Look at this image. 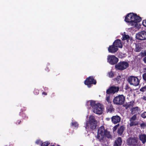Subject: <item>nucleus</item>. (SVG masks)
Wrapping results in <instances>:
<instances>
[{
	"label": "nucleus",
	"mask_w": 146,
	"mask_h": 146,
	"mask_svg": "<svg viewBox=\"0 0 146 146\" xmlns=\"http://www.w3.org/2000/svg\"><path fill=\"white\" fill-rule=\"evenodd\" d=\"M84 84L87 85L88 87L90 88L91 84H96V81L92 77L90 76L86 78L84 82Z\"/></svg>",
	"instance_id": "nucleus-9"
},
{
	"label": "nucleus",
	"mask_w": 146,
	"mask_h": 146,
	"mask_svg": "<svg viewBox=\"0 0 146 146\" xmlns=\"http://www.w3.org/2000/svg\"><path fill=\"white\" fill-rule=\"evenodd\" d=\"M35 143L37 144H40L42 143V142L40 140H37Z\"/></svg>",
	"instance_id": "nucleus-31"
},
{
	"label": "nucleus",
	"mask_w": 146,
	"mask_h": 146,
	"mask_svg": "<svg viewBox=\"0 0 146 146\" xmlns=\"http://www.w3.org/2000/svg\"><path fill=\"white\" fill-rule=\"evenodd\" d=\"M106 109L108 112L110 113H111L113 111V107L111 105L108 106L107 107Z\"/></svg>",
	"instance_id": "nucleus-21"
},
{
	"label": "nucleus",
	"mask_w": 146,
	"mask_h": 146,
	"mask_svg": "<svg viewBox=\"0 0 146 146\" xmlns=\"http://www.w3.org/2000/svg\"><path fill=\"white\" fill-rule=\"evenodd\" d=\"M117 47L113 45H113L110 46L108 48V50L109 52L113 53L116 52L118 50Z\"/></svg>",
	"instance_id": "nucleus-14"
},
{
	"label": "nucleus",
	"mask_w": 146,
	"mask_h": 146,
	"mask_svg": "<svg viewBox=\"0 0 146 146\" xmlns=\"http://www.w3.org/2000/svg\"><path fill=\"white\" fill-rule=\"evenodd\" d=\"M139 110V108L138 107H136L133 108L131 109V112L132 113L134 114L135 113H137Z\"/></svg>",
	"instance_id": "nucleus-20"
},
{
	"label": "nucleus",
	"mask_w": 146,
	"mask_h": 146,
	"mask_svg": "<svg viewBox=\"0 0 146 146\" xmlns=\"http://www.w3.org/2000/svg\"><path fill=\"white\" fill-rule=\"evenodd\" d=\"M140 140L143 143H145L146 142V135L142 134L139 135Z\"/></svg>",
	"instance_id": "nucleus-16"
},
{
	"label": "nucleus",
	"mask_w": 146,
	"mask_h": 146,
	"mask_svg": "<svg viewBox=\"0 0 146 146\" xmlns=\"http://www.w3.org/2000/svg\"><path fill=\"white\" fill-rule=\"evenodd\" d=\"M71 125L73 126V127L75 128H77L78 126V124L77 122L75 121H72L71 123Z\"/></svg>",
	"instance_id": "nucleus-22"
},
{
	"label": "nucleus",
	"mask_w": 146,
	"mask_h": 146,
	"mask_svg": "<svg viewBox=\"0 0 146 146\" xmlns=\"http://www.w3.org/2000/svg\"><path fill=\"white\" fill-rule=\"evenodd\" d=\"M119 90V88L118 87L112 86L107 90L106 93L108 94H114L117 92Z\"/></svg>",
	"instance_id": "nucleus-11"
},
{
	"label": "nucleus",
	"mask_w": 146,
	"mask_h": 146,
	"mask_svg": "<svg viewBox=\"0 0 146 146\" xmlns=\"http://www.w3.org/2000/svg\"><path fill=\"white\" fill-rule=\"evenodd\" d=\"M86 105L91 106L94 113L99 115L102 113L104 108L103 106L100 103H96L95 101L90 100L87 102Z\"/></svg>",
	"instance_id": "nucleus-2"
},
{
	"label": "nucleus",
	"mask_w": 146,
	"mask_h": 146,
	"mask_svg": "<svg viewBox=\"0 0 146 146\" xmlns=\"http://www.w3.org/2000/svg\"><path fill=\"white\" fill-rule=\"evenodd\" d=\"M128 81L131 85L137 86L139 84V81L137 77L131 76L128 78Z\"/></svg>",
	"instance_id": "nucleus-5"
},
{
	"label": "nucleus",
	"mask_w": 146,
	"mask_h": 146,
	"mask_svg": "<svg viewBox=\"0 0 146 146\" xmlns=\"http://www.w3.org/2000/svg\"><path fill=\"white\" fill-rule=\"evenodd\" d=\"M124 129V127L123 126H121L118 129V133L121 135L122 134Z\"/></svg>",
	"instance_id": "nucleus-18"
},
{
	"label": "nucleus",
	"mask_w": 146,
	"mask_h": 146,
	"mask_svg": "<svg viewBox=\"0 0 146 146\" xmlns=\"http://www.w3.org/2000/svg\"><path fill=\"white\" fill-rule=\"evenodd\" d=\"M88 121L86 123L85 127L86 129L90 128L94 129L96 127L97 121L94 116L92 115L90 116Z\"/></svg>",
	"instance_id": "nucleus-4"
},
{
	"label": "nucleus",
	"mask_w": 146,
	"mask_h": 146,
	"mask_svg": "<svg viewBox=\"0 0 146 146\" xmlns=\"http://www.w3.org/2000/svg\"><path fill=\"white\" fill-rule=\"evenodd\" d=\"M118 125H116V126H115L113 127V131H115V130H116V129H117V127H118Z\"/></svg>",
	"instance_id": "nucleus-33"
},
{
	"label": "nucleus",
	"mask_w": 146,
	"mask_h": 146,
	"mask_svg": "<svg viewBox=\"0 0 146 146\" xmlns=\"http://www.w3.org/2000/svg\"><path fill=\"white\" fill-rule=\"evenodd\" d=\"M125 100V98L123 95H119L114 98L113 102L115 104L121 105L124 103Z\"/></svg>",
	"instance_id": "nucleus-6"
},
{
	"label": "nucleus",
	"mask_w": 146,
	"mask_h": 146,
	"mask_svg": "<svg viewBox=\"0 0 146 146\" xmlns=\"http://www.w3.org/2000/svg\"><path fill=\"white\" fill-rule=\"evenodd\" d=\"M108 75L110 77H112L114 76V74L111 71L108 73Z\"/></svg>",
	"instance_id": "nucleus-25"
},
{
	"label": "nucleus",
	"mask_w": 146,
	"mask_h": 146,
	"mask_svg": "<svg viewBox=\"0 0 146 146\" xmlns=\"http://www.w3.org/2000/svg\"><path fill=\"white\" fill-rule=\"evenodd\" d=\"M142 24L144 26L146 27V20H143V21Z\"/></svg>",
	"instance_id": "nucleus-35"
},
{
	"label": "nucleus",
	"mask_w": 146,
	"mask_h": 146,
	"mask_svg": "<svg viewBox=\"0 0 146 146\" xmlns=\"http://www.w3.org/2000/svg\"><path fill=\"white\" fill-rule=\"evenodd\" d=\"M143 78L146 81V73H145L143 75Z\"/></svg>",
	"instance_id": "nucleus-34"
},
{
	"label": "nucleus",
	"mask_w": 146,
	"mask_h": 146,
	"mask_svg": "<svg viewBox=\"0 0 146 146\" xmlns=\"http://www.w3.org/2000/svg\"><path fill=\"white\" fill-rule=\"evenodd\" d=\"M146 90V86H144L140 89V91L141 92H144Z\"/></svg>",
	"instance_id": "nucleus-29"
},
{
	"label": "nucleus",
	"mask_w": 146,
	"mask_h": 146,
	"mask_svg": "<svg viewBox=\"0 0 146 146\" xmlns=\"http://www.w3.org/2000/svg\"><path fill=\"white\" fill-rule=\"evenodd\" d=\"M42 94H44L45 95H46L47 94L46 93H45V92H43L42 93Z\"/></svg>",
	"instance_id": "nucleus-40"
},
{
	"label": "nucleus",
	"mask_w": 146,
	"mask_h": 146,
	"mask_svg": "<svg viewBox=\"0 0 146 146\" xmlns=\"http://www.w3.org/2000/svg\"><path fill=\"white\" fill-rule=\"evenodd\" d=\"M141 116L144 118L146 117V112H144L141 114Z\"/></svg>",
	"instance_id": "nucleus-27"
},
{
	"label": "nucleus",
	"mask_w": 146,
	"mask_h": 146,
	"mask_svg": "<svg viewBox=\"0 0 146 146\" xmlns=\"http://www.w3.org/2000/svg\"><path fill=\"white\" fill-rule=\"evenodd\" d=\"M88 116H86V117H87H87H88Z\"/></svg>",
	"instance_id": "nucleus-41"
},
{
	"label": "nucleus",
	"mask_w": 146,
	"mask_h": 146,
	"mask_svg": "<svg viewBox=\"0 0 146 146\" xmlns=\"http://www.w3.org/2000/svg\"><path fill=\"white\" fill-rule=\"evenodd\" d=\"M106 120L107 121H109L110 120V118L109 117H107L106 118Z\"/></svg>",
	"instance_id": "nucleus-37"
},
{
	"label": "nucleus",
	"mask_w": 146,
	"mask_h": 146,
	"mask_svg": "<svg viewBox=\"0 0 146 146\" xmlns=\"http://www.w3.org/2000/svg\"><path fill=\"white\" fill-rule=\"evenodd\" d=\"M143 61L144 62L146 63V57L144 58Z\"/></svg>",
	"instance_id": "nucleus-38"
},
{
	"label": "nucleus",
	"mask_w": 146,
	"mask_h": 146,
	"mask_svg": "<svg viewBox=\"0 0 146 146\" xmlns=\"http://www.w3.org/2000/svg\"><path fill=\"white\" fill-rule=\"evenodd\" d=\"M137 142V138H129L127 139V143L129 145H135Z\"/></svg>",
	"instance_id": "nucleus-12"
},
{
	"label": "nucleus",
	"mask_w": 146,
	"mask_h": 146,
	"mask_svg": "<svg viewBox=\"0 0 146 146\" xmlns=\"http://www.w3.org/2000/svg\"><path fill=\"white\" fill-rule=\"evenodd\" d=\"M142 99L143 100L146 101V97L145 96H143V97Z\"/></svg>",
	"instance_id": "nucleus-39"
},
{
	"label": "nucleus",
	"mask_w": 146,
	"mask_h": 146,
	"mask_svg": "<svg viewBox=\"0 0 146 146\" xmlns=\"http://www.w3.org/2000/svg\"><path fill=\"white\" fill-rule=\"evenodd\" d=\"M121 137H118L115 141L113 146H120L121 144Z\"/></svg>",
	"instance_id": "nucleus-17"
},
{
	"label": "nucleus",
	"mask_w": 146,
	"mask_h": 146,
	"mask_svg": "<svg viewBox=\"0 0 146 146\" xmlns=\"http://www.w3.org/2000/svg\"><path fill=\"white\" fill-rule=\"evenodd\" d=\"M129 66L128 64L124 62L119 63L115 65L116 68L119 70H123L126 69Z\"/></svg>",
	"instance_id": "nucleus-10"
},
{
	"label": "nucleus",
	"mask_w": 146,
	"mask_h": 146,
	"mask_svg": "<svg viewBox=\"0 0 146 146\" xmlns=\"http://www.w3.org/2000/svg\"><path fill=\"white\" fill-rule=\"evenodd\" d=\"M137 39L143 40L146 39V31H142L138 32L136 35Z\"/></svg>",
	"instance_id": "nucleus-8"
},
{
	"label": "nucleus",
	"mask_w": 146,
	"mask_h": 146,
	"mask_svg": "<svg viewBox=\"0 0 146 146\" xmlns=\"http://www.w3.org/2000/svg\"><path fill=\"white\" fill-rule=\"evenodd\" d=\"M110 96L109 95H107L106 96V100L108 102H110Z\"/></svg>",
	"instance_id": "nucleus-28"
},
{
	"label": "nucleus",
	"mask_w": 146,
	"mask_h": 146,
	"mask_svg": "<svg viewBox=\"0 0 146 146\" xmlns=\"http://www.w3.org/2000/svg\"><path fill=\"white\" fill-rule=\"evenodd\" d=\"M122 38L123 40H126L127 41H128V40L129 39L130 37L128 35H123Z\"/></svg>",
	"instance_id": "nucleus-23"
},
{
	"label": "nucleus",
	"mask_w": 146,
	"mask_h": 146,
	"mask_svg": "<svg viewBox=\"0 0 146 146\" xmlns=\"http://www.w3.org/2000/svg\"><path fill=\"white\" fill-rule=\"evenodd\" d=\"M130 121V126L136 125L138 124V122L136 120Z\"/></svg>",
	"instance_id": "nucleus-19"
},
{
	"label": "nucleus",
	"mask_w": 146,
	"mask_h": 146,
	"mask_svg": "<svg viewBox=\"0 0 146 146\" xmlns=\"http://www.w3.org/2000/svg\"><path fill=\"white\" fill-rule=\"evenodd\" d=\"M111 120L113 123L117 124L120 121L121 118L118 115L113 116L111 118Z\"/></svg>",
	"instance_id": "nucleus-13"
},
{
	"label": "nucleus",
	"mask_w": 146,
	"mask_h": 146,
	"mask_svg": "<svg viewBox=\"0 0 146 146\" xmlns=\"http://www.w3.org/2000/svg\"><path fill=\"white\" fill-rule=\"evenodd\" d=\"M136 118V116L135 115H134L130 118V121L135 120Z\"/></svg>",
	"instance_id": "nucleus-26"
},
{
	"label": "nucleus",
	"mask_w": 146,
	"mask_h": 146,
	"mask_svg": "<svg viewBox=\"0 0 146 146\" xmlns=\"http://www.w3.org/2000/svg\"><path fill=\"white\" fill-rule=\"evenodd\" d=\"M141 50L140 47L138 45H136L135 46V51L136 52H139Z\"/></svg>",
	"instance_id": "nucleus-24"
},
{
	"label": "nucleus",
	"mask_w": 146,
	"mask_h": 146,
	"mask_svg": "<svg viewBox=\"0 0 146 146\" xmlns=\"http://www.w3.org/2000/svg\"><path fill=\"white\" fill-rule=\"evenodd\" d=\"M107 60L108 62L112 65L116 64L118 61V58L113 55H108Z\"/></svg>",
	"instance_id": "nucleus-7"
},
{
	"label": "nucleus",
	"mask_w": 146,
	"mask_h": 146,
	"mask_svg": "<svg viewBox=\"0 0 146 146\" xmlns=\"http://www.w3.org/2000/svg\"><path fill=\"white\" fill-rule=\"evenodd\" d=\"M48 144V142H44L42 143L41 146H47Z\"/></svg>",
	"instance_id": "nucleus-30"
},
{
	"label": "nucleus",
	"mask_w": 146,
	"mask_h": 146,
	"mask_svg": "<svg viewBox=\"0 0 146 146\" xmlns=\"http://www.w3.org/2000/svg\"><path fill=\"white\" fill-rule=\"evenodd\" d=\"M141 18L136 14L130 13L128 14L125 17V21L129 23V25L133 28H135L134 30H137L140 28L141 26L139 23L141 21Z\"/></svg>",
	"instance_id": "nucleus-1"
},
{
	"label": "nucleus",
	"mask_w": 146,
	"mask_h": 146,
	"mask_svg": "<svg viewBox=\"0 0 146 146\" xmlns=\"http://www.w3.org/2000/svg\"><path fill=\"white\" fill-rule=\"evenodd\" d=\"M113 45L117 47H119L121 48L122 47L121 43V42L120 40L117 39L115 40L113 42Z\"/></svg>",
	"instance_id": "nucleus-15"
},
{
	"label": "nucleus",
	"mask_w": 146,
	"mask_h": 146,
	"mask_svg": "<svg viewBox=\"0 0 146 146\" xmlns=\"http://www.w3.org/2000/svg\"><path fill=\"white\" fill-rule=\"evenodd\" d=\"M140 126L141 127L144 128L146 126V125L145 123H143L141 124Z\"/></svg>",
	"instance_id": "nucleus-32"
},
{
	"label": "nucleus",
	"mask_w": 146,
	"mask_h": 146,
	"mask_svg": "<svg viewBox=\"0 0 146 146\" xmlns=\"http://www.w3.org/2000/svg\"><path fill=\"white\" fill-rule=\"evenodd\" d=\"M121 77L120 76H117V78H116V80L119 81L121 80Z\"/></svg>",
	"instance_id": "nucleus-36"
},
{
	"label": "nucleus",
	"mask_w": 146,
	"mask_h": 146,
	"mask_svg": "<svg viewBox=\"0 0 146 146\" xmlns=\"http://www.w3.org/2000/svg\"><path fill=\"white\" fill-rule=\"evenodd\" d=\"M105 137L111 138V136L110 132L105 129L104 126H101L98 129L97 138L101 141H102Z\"/></svg>",
	"instance_id": "nucleus-3"
}]
</instances>
